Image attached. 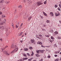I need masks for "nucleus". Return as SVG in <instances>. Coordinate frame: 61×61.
Returning a JSON list of instances; mask_svg holds the SVG:
<instances>
[{
	"mask_svg": "<svg viewBox=\"0 0 61 61\" xmlns=\"http://www.w3.org/2000/svg\"><path fill=\"white\" fill-rule=\"evenodd\" d=\"M36 38H38V35L36 34Z\"/></svg>",
	"mask_w": 61,
	"mask_h": 61,
	"instance_id": "32",
	"label": "nucleus"
},
{
	"mask_svg": "<svg viewBox=\"0 0 61 61\" xmlns=\"http://www.w3.org/2000/svg\"><path fill=\"white\" fill-rule=\"evenodd\" d=\"M18 8H22V6H21V5H20L18 6Z\"/></svg>",
	"mask_w": 61,
	"mask_h": 61,
	"instance_id": "24",
	"label": "nucleus"
},
{
	"mask_svg": "<svg viewBox=\"0 0 61 61\" xmlns=\"http://www.w3.org/2000/svg\"><path fill=\"white\" fill-rule=\"evenodd\" d=\"M41 47H43L42 45H41Z\"/></svg>",
	"mask_w": 61,
	"mask_h": 61,
	"instance_id": "61",
	"label": "nucleus"
},
{
	"mask_svg": "<svg viewBox=\"0 0 61 61\" xmlns=\"http://www.w3.org/2000/svg\"><path fill=\"white\" fill-rule=\"evenodd\" d=\"M8 47V46H5V48H6V47Z\"/></svg>",
	"mask_w": 61,
	"mask_h": 61,
	"instance_id": "60",
	"label": "nucleus"
},
{
	"mask_svg": "<svg viewBox=\"0 0 61 61\" xmlns=\"http://www.w3.org/2000/svg\"><path fill=\"white\" fill-rule=\"evenodd\" d=\"M54 46H55L56 47H57V46L56 45V44H55Z\"/></svg>",
	"mask_w": 61,
	"mask_h": 61,
	"instance_id": "25",
	"label": "nucleus"
},
{
	"mask_svg": "<svg viewBox=\"0 0 61 61\" xmlns=\"http://www.w3.org/2000/svg\"><path fill=\"white\" fill-rule=\"evenodd\" d=\"M36 4H37V5L39 6V5H42V3H41L40 1H39L36 3Z\"/></svg>",
	"mask_w": 61,
	"mask_h": 61,
	"instance_id": "2",
	"label": "nucleus"
},
{
	"mask_svg": "<svg viewBox=\"0 0 61 61\" xmlns=\"http://www.w3.org/2000/svg\"><path fill=\"white\" fill-rule=\"evenodd\" d=\"M48 58H50V56H48Z\"/></svg>",
	"mask_w": 61,
	"mask_h": 61,
	"instance_id": "53",
	"label": "nucleus"
},
{
	"mask_svg": "<svg viewBox=\"0 0 61 61\" xmlns=\"http://www.w3.org/2000/svg\"><path fill=\"white\" fill-rule=\"evenodd\" d=\"M5 17V15H4V16L2 15V18H4Z\"/></svg>",
	"mask_w": 61,
	"mask_h": 61,
	"instance_id": "33",
	"label": "nucleus"
},
{
	"mask_svg": "<svg viewBox=\"0 0 61 61\" xmlns=\"http://www.w3.org/2000/svg\"><path fill=\"white\" fill-rule=\"evenodd\" d=\"M49 41L50 42H51V43H52V40H49Z\"/></svg>",
	"mask_w": 61,
	"mask_h": 61,
	"instance_id": "38",
	"label": "nucleus"
},
{
	"mask_svg": "<svg viewBox=\"0 0 61 61\" xmlns=\"http://www.w3.org/2000/svg\"><path fill=\"white\" fill-rule=\"evenodd\" d=\"M0 41H2L3 39H2V38H0Z\"/></svg>",
	"mask_w": 61,
	"mask_h": 61,
	"instance_id": "46",
	"label": "nucleus"
},
{
	"mask_svg": "<svg viewBox=\"0 0 61 61\" xmlns=\"http://www.w3.org/2000/svg\"><path fill=\"white\" fill-rule=\"evenodd\" d=\"M43 26L44 27H46V25H45V24H44L43 25Z\"/></svg>",
	"mask_w": 61,
	"mask_h": 61,
	"instance_id": "47",
	"label": "nucleus"
},
{
	"mask_svg": "<svg viewBox=\"0 0 61 61\" xmlns=\"http://www.w3.org/2000/svg\"><path fill=\"white\" fill-rule=\"evenodd\" d=\"M21 36V35L20 33L18 35V36Z\"/></svg>",
	"mask_w": 61,
	"mask_h": 61,
	"instance_id": "51",
	"label": "nucleus"
},
{
	"mask_svg": "<svg viewBox=\"0 0 61 61\" xmlns=\"http://www.w3.org/2000/svg\"><path fill=\"white\" fill-rule=\"evenodd\" d=\"M54 7L55 8H56V7H57V5H55Z\"/></svg>",
	"mask_w": 61,
	"mask_h": 61,
	"instance_id": "28",
	"label": "nucleus"
},
{
	"mask_svg": "<svg viewBox=\"0 0 61 61\" xmlns=\"http://www.w3.org/2000/svg\"><path fill=\"white\" fill-rule=\"evenodd\" d=\"M32 17V16H30L29 17V19H28V21H30V19H31V18Z\"/></svg>",
	"mask_w": 61,
	"mask_h": 61,
	"instance_id": "14",
	"label": "nucleus"
},
{
	"mask_svg": "<svg viewBox=\"0 0 61 61\" xmlns=\"http://www.w3.org/2000/svg\"><path fill=\"white\" fill-rule=\"evenodd\" d=\"M13 53H15V51H14V50L13 51H12L11 52V54H13Z\"/></svg>",
	"mask_w": 61,
	"mask_h": 61,
	"instance_id": "30",
	"label": "nucleus"
},
{
	"mask_svg": "<svg viewBox=\"0 0 61 61\" xmlns=\"http://www.w3.org/2000/svg\"><path fill=\"white\" fill-rule=\"evenodd\" d=\"M15 26L16 28H18V27H19V25H16Z\"/></svg>",
	"mask_w": 61,
	"mask_h": 61,
	"instance_id": "21",
	"label": "nucleus"
},
{
	"mask_svg": "<svg viewBox=\"0 0 61 61\" xmlns=\"http://www.w3.org/2000/svg\"><path fill=\"white\" fill-rule=\"evenodd\" d=\"M27 59H28V58L27 57L24 58L23 59V60L24 61L25 60H27Z\"/></svg>",
	"mask_w": 61,
	"mask_h": 61,
	"instance_id": "15",
	"label": "nucleus"
},
{
	"mask_svg": "<svg viewBox=\"0 0 61 61\" xmlns=\"http://www.w3.org/2000/svg\"><path fill=\"white\" fill-rule=\"evenodd\" d=\"M4 29V26H3L2 27V28L1 29H2V30H3Z\"/></svg>",
	"mask_w": 61,
	"mask_h": 61,
	"instance_id": "35",
	"label": "nucleus"
},
{
	"mask_svg": "<svg viewBox=\"0 0 61 61\" xmlns=\"http://www.w3.org/2000/svg\"><path fill=\"white\" fill-rule=\"evenodd\" d=\"M39 37H41V38H42V37H43V36L39 34Z\"/></svg>",
	"mask_w": 61,
	"mask_h": 61,
	"instance_id": "16",
	"label": "nucleus"
},
{
	"mask_svg": "<svg viewBox=\"0 0 61 61\" xmlns=\"http://www.w3.org/2000/svg\"><path fill=\"white\" fill-rule=\"evenodd\" d=\"M33 58L32 57L30 59H28V61H31L33 59Z\"/></svg>",
	"mask_w": 61,
	"mask_h": 61,
	"instance_id": "17",
	"label": "nucleus"
},
{
	"mask_svg": "<svg viewBox=\"0 0 61 61\" xmlns=\"http://www.w3.org/2000/svg\"><path fill=\"white\" fill-rule=\"evenodd\" d=\"M2 14V12H0V15Z\"/></svg>",
	"mask_w": 61,
	"mask_h": 61,
	"instance_id": "45",
	"label": "nucleus"
},
{
	"mask_svg": "<svg viewBox=\"0 0 61 61\" xmlns=\"http://www.w3.org/2000/svg\"><path fill=\"white\" fill-rule=\"evenodd\" d=\"M6 55L7 56H9V54L7 52Z\"/></svg>",
	"mask_w": 61,
	"mask_h": 61,
	"instance_id": "31",
	"label": "nucleus"
},
{
	"mask_svg": "<svg viewBox=\"0 0 61 61\" xmlns=\"http://www.w3.org/2000/svg\"><path fill=\"white\" fill-rule=\"evenodd\" d=\"M59 58H57L55 60V61H59Z\"/></svg>",
	"mask_w": 61,
	"mask_h": 61,
	"instance_id": "23",
	"label": "nucleus"
},
{
	"mask_svg": "<svg viewBox=\"0 0 61 61\" xmlns=\"http://www.w3.org/2000/svg\"><path fill=\"white\" fill-rule=\"evenodd\" d=\"M30 41L32 43H33L34 44H35V40H34L31 39Z\"/></svg>",
	"mask_w": 61,
	"mask_h": 61,
	"instance_id": "4",
	"label": "nucleus"
},
{
	"mask_svg": "<svg viewBox=\"0 0 61 61\" xmlns=\"http://www.w3.org/2000/svg\"><path fill=\"white\" fill-rule=\"evenodd\" d=\"M57 9H58V10H59V11H60V8H58Z\"/></svg>",
	"mask_w": 61,
	"mask_h": 61,
	"instance_id": "49",
	"label": "nucleus"
},
{
	"mask_svg": "<svg viewBox=\"0 0 61 61\" xmlns=\"http://www.w3.org/2000/svg\"><path fill=\"white\" fill-rule=\"evenodd\" d=\"M10 2V1H8V2L6 1L5 2V3L7 4H8Z\"/></svg>",
	"mask_w": 61,
	"mask_h": 61,
	"instance_id": "27",
	"label": "nucleus"
},
{
	"mask_svg": "<svg viewBox=\"0 0 61 61\" xmlns=\"http://www.w3.org/2000/svg\"><path fill=\"white\" fill-rule=\"evenodd\" d=\"M44 4H46V0L44 2Z\"/></svg>",
	"mask_w": 61,
	"mask_h": 61,
	"instance_id": "36",
	"label": "nucleus"
},
{
	"mask_svg": "<svg viewBox=\"0 0 61 61\" xmlns=\"http://www.w3.org/2000/svg\"><path fill=\"white\" fill-rule=\"evenodd\" d=\"M55 54H57V52L56 51L55 52Z\"/></svg>",
	"mask_w": 61,
	"mask_h": 61,
	"instance_id": "54",
	"label": "nucleus"
},
{
	"mask_svg": "<svg viewBox=\"0 0 61 61\" xmlns=\"http://www.w3.org/2000/svg\"><path fill=\"white\" fill-rule=\"evenodd\" d=\"M54 35H57L58 33V31H56L55 32H54Z\"/></svg>",
	"mask_w": 61,
	"mask_h": 61,
	"instance_id": "6",
	"label": "nucleus"
},
{
	"mask_svg": "<svg viewBox=\"0 0 61 61\" xmlns=\"http://www.w3.org/2000/svg\"><path fill=\"white\" fill-rule=\"evenodd\" d=\"M18 48H16L14 50V51L15 52L17 51H18Z\"/></svg>",
	"mask_w": 61,
	"mask_h": 61,
	"instance_id": "5",
	"label": "nucleus"
},
{
	"mask_svg": "<svg viewBox=\"0 0 61 61\" xmlns=\"http://www.w3.org/2000/svg\"><path fill=\"white\" fill-rule=\"evenodd\" d=\"M35 55L36 56H37V57H40V56H41L40 55H39L38 54H36Z\"/></svg>",
	"mask_w": 61,
	"mask_h": 61,
	"instance_id": "10",
	"label": "nucleus"
},
{
	"mask_svg": "<svg viewBox=\"0 0 61 61\" xmlns=\"http://www.w3.org/2000/svg\"><path fill=\"white\" fill-rule=\"evenodd\" d=\"M23 23H22L20 25H21L22 26V25H23Z\"/></svg>",
	"mask_w": 61,
	"mask_h": 61,
	"instance_id": "55",
	"label": "nucleus"
},
{
	"mask_svg": "<svg viewBox=\"0 0 61 61\" xmlns=\"http://www.w3.org/2000/svg\"><path fill=\"white\" fill-rule=\"evenodd\" d=\"M45 36H46V37H49V36L48 35H45Z\"/></svg>",
	"mask_w": 61,
	"mask_h": 61,
	"instance_id": "34",
	"label": "nucleus"
},
{
	"mask_svg": "<svg viewBox=\"0 0 61 61\" xmlns=\"http://www.w3.org/2000/svg\"><path fill=\"white\" fill-rule=\"evenodd\" d=\"M20 42L21 43H23V41H20Z\"/></svg>",
	"mask_w": 61,
	"mask_h": 61,
	"instance_id": "62",
	"label": "nucleus"
},
{
	"mask_svg": "<svg viewBox=\"0 0 61 61\" xmlns=\"http://www.w3.org/2000/svg\"><path fill=\"white\" fill-rule=\"evenodd\" d=\"M16 47V45H14V44H12L11 45V48H12V49H14V48H15Z\"/></svg>",
	"mask_w": 61,
	"mask_h": 61,
	"instance_id": "3",
	"label": "nucleus"
},
{
	"mask_svg": "<svg viewBox=\"0 0 61 61\" xmlns=\"http://www.w3.org/2000/svg\"><path fill=\"white\" fill-rule=\"evenodd\" d=\"M40 18H42V19H43L44 18L43 17V16H42L41 15H40Z\"/></svg>",
	"mask_w": 61,
	"mask_h": 61,
	"instance_id": "26",
	"label": "nucleus"
},
{
	"mask_svg": "<svg viewBox=\"0 0 61 61\" xmlns=\"http://www.w3.org/2000/svg\"><path fill=\"white\" fill-rule=\"evenodd\" d=\"M20 61H24V60H23V59L22 60V59H20Z\"/></svg>",
	"mask_w": 61,
	"mask_h": 61,
	"instance_id": "40",
	"label": "nucleus"
},
{
	"mask_svg": "<svg viewBox=\"0 0 61 61\" xmlns=\"http://www.w3.org/2000/svg\"><path fill=\"white\" fill-rule=\"evenodd\" d=\"M4 2H5L4 0H2L0 1V4L1 3H4Z\"/></svg>",
	"mask_w": 61,
	"mask_h": 61,
	"instance_id": "11",
	"label": "nucleus"
},
{
	"mask_svg": "<svg viewBox=\"0 0 61 61\" xmlns=\"http://www.w3.org/2000/svg\"><path fill=\"white\" fill-rule=\"evenodd\" d=\"M27 54L28 56H30V55L28 53H27Z\"/></svg>",
	"mask_w": 61,
	"mask_h": 61,
	"instance_id": "59",
	"label": "nucleus"
},
{
	"mask_svg": "<svg viewBox=\"0 0 61 61\" xmlns=\"http://www.w3.org/2000/svg\"><path fill=\"white\" fill-rule=\"evenodd\" d=\"M50 14L51 15H54V14L52 12H50Z\"/></svg>",
	"mask_w": 61,
	"mask_h": 61,
	"instance_id": "12",
	"label": "nucleus"
},
{
	"mask_svg": "<svg viewBox=\"0 0 61 61\" xmlns=\"http://www.w3.org/2000/svg\"><path fill=\"white\" fill-rule=\"evenodd\" d=\"M36 52L37 54H39V52H40V50H36Z\"/></svg>",
	"mask_w": 61,
	"mask_h": 61,
	"instance_id": "8",
	"label": "nucleus"
},
{
	"mask_svg": "<svg viewBox=\"0 0 61 61\" xmlns=\"http://www.w3.org/2000/svg\"><path fill=\"white\" fill-rule=\"evenodd\" d=\"M5 22H6V20H5V19H3L0 23V24L1 25H3L4 24H5Z\"/></svg>",
	"mask_w": 61,
	"mask_h": 61,
	"instance_id": "1",
	"label": "nucleus"
},
{
	"mask_svg": "<svg viewBox=\"0 0 61 61\" xmlns=\"http://www.w3.org/2000/svg\"><path fill=\"white\" fill-rule=\"evenodd\" d=\"M3 26H0V29H1Z\"/></svg>",
	"mask_w": 61,
	"mask_h": 61,
	"instance_id": "42",
	"label": "nucleus"
},
{
	"mask_svg": "<svg viewBox=\"0 0 61 61\" xmlns=\"http://www.w3.org/2000/svg\"><path fill=\"white\" fill-rule=\"evenodd\" d=\"M24 51H26L28 50V49L27 48H24Z\"/></svg>",
	"mask_w": 61,
	"mask_h": 61,
	"instance_id": "7",
	"label": "nucleus"
},
{
	"mask_svg": "<svg viewBox=\"0 0 61 61\" xmlns=\"http://www.w3.org/2000/svg\"><path fill=\"white\" fill-rule=\"evenodd\" d=\"M11 25L12 26H14V24H13V23H12L11 24Z\"/></svg>",
	"mask_w": 61,
	"mask_h": 61,
	"instance_id": "57",
	"label": "nucleus"
},
{
	"mask_svg": "<svg viewBox=\"0 0 61 61\" xmlns=\"http://www.w3.org/2000/svg\"><path fill=\"white\" fill-rule=\"evenodd\" d=\"M40 53H44V51L40 50Z\"/></svg>",
	"mask_w": 61,
	"mask_h": 61,
	"instance_id": "18",
	"label": "nucleus"
},
{
	"mask_svg": "<svg viewBox=\"0 0 61 61\" xmlns=\"http://www.w3.org/2000/svg\"><path fill=\"white\" fill-rule=\"evenodd\" d=\"M59 22H60V23L61 24V21L60 20L59 21Z\"/></svg>",
	"mask_w": 61,
	"mask_h": 61,
	"instance_id": "64",
	"label": "nucleus"
},
{
	"mask_svg": "<svg viewBox=\"0 0 61 61\" xmlns=\"http://www.w3.org/2000/svg\"><path fill=\"white\" fill-rule=\"evenodd\" d=\"M59 51H58L57 52V53H59Z\"/></svg>",
	"mask_w": 61,
	"mask_h": 61,
	"instance_id": "63",
	"label": "nucleus"
},
{
	"mask_svg": "<svg viewBox=\"0 0 61 61\" xmlns=\"http://www.w3.org/2000/svg\"><path fill=\"white\" fill-rule=\"evenodd\" d=\"M38 38L39 39H41V38L40 37H38Z\"/></svg>",
	"mask_w": 61,
	"mask_h": 61,
	"instance_id": "56",
	"label": "nucleus"
},
{
	"mask_svg": "<svg viewBox=\"0 0 61 61\" xmlns=\"http://www.w3.org/2000/svg\"><path fill=\"white\" fill-rule=\"evenodd\" d=\"M20 34L21 35H22V34H23V32H20Z\"/></svg>",
	"mask_w": 61,
	"mask_h": 61,
	"instance_id": "43",
	"label": "nucleus"
},
{
	"mask_svg": "<svg viewBox=\"0 0 61 61\" xmlns=\"http://www.w3.org/2000/svg\"><path fill=\"white\" fill-rule=\"evenodd\" d=\"M1 50L2 51H3V48H1Z\"/></svg>",
	"mask_w": 61,
	"mask_h": 61,
	"instance_id": "48",
	"label": "nucleus"
},
{
	"mask_svg": "<svg viewBox=\"0 0 61 61\" xmlns=\"http://www.w3.org/2000/svg\"><path fill=\"white\" fill-rule=\"evenodd\" d=\"M51 39H52V40L55 39V38H54V37H53V36H51Z\"/></svg>",
	"mask_w": 61,
	"mask_h": 61,
	"instance_id": "22",
	"label": "nucleus"
},
{
	"mask_svg": "<svg viewBox=\"0 0 61 61\" xmlns=\"http://www.w3.org/2000/svg\"><path fill=\"white\" fill-rule=\"evenodd\" d=\"M37 44H39V45H41L42 44V42H38L37 43Z\"/></svg>",
	"mask_w": 61,
	"mask_h": 61,
	"instance_id": "13",
	"label": "nucleus"
},
{
	"mask_svg": "<svg viewBox=\"0 0 61 61\" xmlns=\"http://www.w3.org/2000/svg\"><path fill=\"white\" fill-rule=\"evenodd\" d=\"M42 31H46V30L45 29H42Z\"/></svg>",
	"mask_w": 61,
	"mask_h": 61,
	"instance_id": "37",
	"label": "nucleus"
},
{
	"mask_svg": "<svg viewBox=\"0 0 61 61\" xmlns=\"http://www.w3.org/2000/svg\"><path fill=\"white\" fill-rule=\"evenodd\" d=\"M22 26H21V25H20L19 27V28H21V27H22Z\"/></svg>",
	"mask_w": 61,
	"mask_h": 61,
	"instance_id": "58",
	"label": "nucleus"
},
{
	"mask_svg": "<svg viewBox=\"0 0 61 61\" xmlns=\"http://www.w3.org/2000/svg\"><path fill=\"white\" fill-rule=\"evenodd\" d=\"M43 15H47L46 14L45 12H43Z\"/></svg>",
	"mask_w": 61,
	"mask_h": 61,
	"instance_id": "19",
	"label": "nucleus"
},
{
	"mask_svg": "<svg viewBox=\"0 0 61 61\" xmlns=\"http://www.w3.org/2000/svg\"><path fill=\"white\" fill-rule=\"evenodd\" d=\"M12 26L13 28V29H14V26Z\"/></svg>",
	"mask_w": 61,
	"mask_h": 61,
	"instance_id": "50",
	"label": "nucleus"
},
{
	"mask_svg": "<svg viewBox=\"0 0 61 61\" xmlns=\"http://www.w3.org/2000/svg\"><path fill=\"white\" fill-rule=\"evenodd\" d=\"M7 52V51H4L3 53L4 54H5V55H6Z\"/></svg>",
	"mask_w": 61,
	"mask_h": 61,
	"instance_id": "9",
	"label": "nucleus"
},
{
	"mask_svg": "<svg viewBox=\"0 0 61 61\" xmlns=\"http://www.w3.org/2000/svg\"><path fill=\"white\" fill-rule=\"evenodd\" d=\"M23 55L24 56H25V57L26 56V54H23Z\"/></svg>",
	"mask_w": 61,
	"mask_h": 61,
	"instance_id": "29",
	"label": "nucleus"
},
{
	"mask_svg": "<svg viewBox=\"0 0 61 61\" xmlns=\"http://www.w3.org/2000/svg\"><path fill=\"white\" fill-rule=\"evenodd\" d=\"M33 52H32V54H31V56H33V55H34V53L33 52Z\"/></svg>",
	"mask_w": 61,
	"mask_h": 61,
	"instance_id": "41",
	"label": "nucleus"
},
{
	"mask_svg": "<svg viewBox=\"0 0 61 61\" xmlns=\"http://www.w3.org/2000/svg\"><path fill=\"white\" fill-rule=\"evenodd\" d=\"M50 22V20H47L46 21V23H49Z\"/></svg>",
	"mask_w": 61,
	"mask_h": 61,
	"instance_id": "20",
	"label": "nucleus"
},
{
	"mask_svg": "<svg viewBox=\"0 0 61 61\" xmlns=\"http://www.w3.org/2000/svg\"><path fill=\"white\" fill-rule=\"evenodd\" d=\"M58 38L59 39H61V37H58Z\"/></svg>",
	"mask_w": 61,
	"mask_h": 61,
	"instance_id": "52",
	"label": "nucleus"
},
{
	"mask_svg": "<svg viewBox=\"0 0 61 61\" xmlns=\"http://www.w3.org/2000/svg\"><path fill=\"white\" fill-rule=\"evenodd\" d=\"M54 56H55V57H56L57 56V55H54Z\"/></svg>",
	"mask_w": 61,
	"mask_h": 61,
	"instance_id": "44",
	"label": "nucleus"
},
{
	"mask_svg": "<svg viewBox=\"0 0 61 61\" xmlns=\"http://www.w3.org/2000/svg\"><path fill=\"white\" fill-rule=\"evenodd\" d=\"M29 49H32V47H30Z\"/></svg>",
	"mask_w": 61,
	"mask_h": 61,
	"instance_id": "39",
	"label": "nucleus"
}]
</instances>
